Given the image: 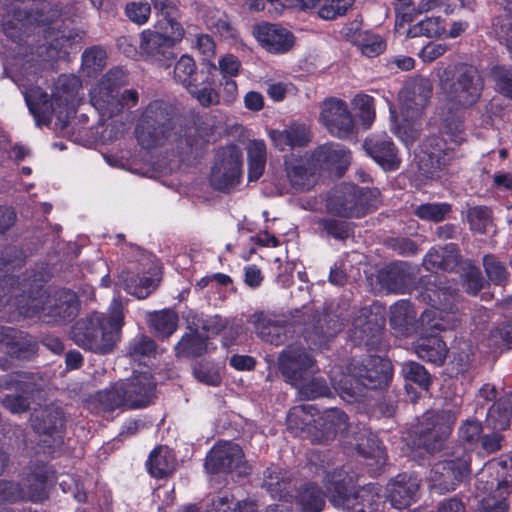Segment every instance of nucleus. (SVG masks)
Returning <instances> with one entry per match:
<instances>
[{
    "label": "nucleus",
    "mask_w": 512,
    "mask_h": 512,
    "mask_svg": "<svg viewBox=\"0 0 512 512\" xmlns=\"http://www.w3.org/2000/svg\"><path fill=\"white\" fill-rule=\"evenodd\" d=\"M456 421V414L451 410L428 411L423 416L417 429L415 444L429 453L439 451Z\"/></svg>",
    "instance_id": "13"
},
{
    "label": "nucleus",
    "mask_w": 512,
    "mask_h": 512,
    "mask_svg": "<svg viewBox=\"0 0 512 512\" xmlns=\"http://www.w3.org/2000/svg\"><path fill=\"white\" fill-rule=\"evenodd\" d=\"M353 0H322L318 16L324 20H333L343 16L352 6Z\"/></svg>",
    "instance_id": "59"
},
{
    "label": "nucleus",
    "mask_w": 512,
    "mask_h": 512,
    "mask_svg": "<svg viewBox=\"0 0 512 512\" xmlns=\"http://www.w3.org/2000/svg\"><path fill=\"white\" fill-rule=\"evenodd\" d=\"M492 33L512 53V17L499 15L492 21Z\"/></svg>",
    "instance_id": "56"
},
{
    "label": "nucleus",
    "mask_w": 512,
    "mask_h": 512,
    "mask_svg": "<svg viewBox=\"0 0 512 512\" xmlns=\"http://www.w3.org/2000/svg\"><path fill=\"white\" fill-rule=\"evenodd\" d=\"M146 466L151 476L163 478L174 471L176 459L168 447L159 446L150 453Z\"/></svg>",
    "instance_id": "39"
},
{
    "label": "nucleus",
    "mask_w": 512,
    "mask_h": 512,
    "mask_svg": "<svg viewBox=\"0 0 512 512\" xmlns=\"http://www.w3.org/2000/svg\"><path fill=\"white\" fill-rule=\"evenodd\" d=\"M123 325V304L118 299H113L107 316L93 312L78 320L72 328L71 337L77 346L85 350L107 354L119 341Z\"/></svg>",
    "instance_id": "2"
},
{
    "label": "nucleus",
    "mask_w": 512,
    "mask_h": 512,
    "mask_svg": "<svg viewBox=\"0 0 512 512\" xmlns=\"http://www.w3.org/2000/svg\"><path fill=\"white\" fill-rule=\"evenodd\" d=\"M432 95L431 82L423 77L407 81L399 93L401 114L418 119Z\"/></svg>",
    "instance_id": "18"
},
{
    "label": "nucleus",
    "mask_w": 512,
    "mask_h": 512,
    "mask_svg": "<svg viewBox=\"0 0 512 512\" xmlns=\"http://www.w3.org/2000/svg\"><path fill=\"white\" fill-rule=\"evenodd\" d=\"M123 382L128 408L146 407L153 401L156 382L149 370L135 371L129 379Z\"/></svg>",
    "instance_id": "20"
},
{
    "label": "nucleus",
    "mask_w": 512,
    "mask_h": 512,
    "mask_svg": "<svg viewBox=\"0 0 512 512\" xmlns=\"http://www.w3.org/2000/svg\"><path fill=\"white\" fill-rule=\"evenodd\" d=\"M348 371L340 378L332 373L330 379L335 389L350 396L360 393L361 387L376 389L387 385L392 376L391 363L378 356H369L362 362L353 361Z\"/></svg>",
    "instance_id": "9"
},
{
    "label": "nucleus",
    "mask_w": 512,
    "mask_h": 512,
    "mask_svg": "<svg viewBox=\"0 0 512 512\" xmlns=\"http://www.w3.org/2000/svg\"><path fill=\"white\" fill-rule=\"evenodd\" d=\"M204 22L207 28L220 35L231 36L232 27L230 25L228 16L225 12L218 8H208L204 13Z\"/></svg>",
    "instance_id": "50"
},
{
    "label": "nucleus",
    "mask_w": 512,
    "mask_h": 512,
    "mask_svg": "<svg viewBox=\"0 0 512 512\" xmlns=\"http://www.w3.org/2000/svg\"><path fill=\"white\" fill-rule=\"evenodd\" d=\"M172 107L163 100H152L138 115L134 135L143 149H154L165 145L171 138Z\"/></svg>",
    "instance_id": "8"
},
{
    "label": "nucleus",
    "mask_w": 512,
    "mask_h": 512,
    "mask_svg": "<svg viewBox=\"0 0 512 512\" xmlns=\"http://www.w3.org/2000/svg\"><path fill=\"white\" fill-rule=\"evenodd\" d=\"M292 474L278 466L266 469L263 477V487L273 498L286 500L293 486Z\"/></svg>",
    "instance_id": "33"
},
{
    "label": "nucleus",
    "mask_w": 512,
    "mask_h": 512,
    "mask_svg": "<svg viewBox=\"0 0 512 512\" xmlns=\"http://www.w3.org/2000/svg\"><path fill=\"white\" fill-rule=\"evenodd\" d=\"M79 89L80 82L76 77L61 75L50 99L40 88H34L25 93V100L38 122L48 124L55 116L64 127L75 112Z\"/></svg>",
    "instance_id": "3"
},
{
    "label": "nucleus",
    "mask_w": 512,
    "mask_h": 512,
    "mask_svg": "<svg viewBox=\"0 0 512 512\" xmlns=\"http://www.w3.org/2000/svg\"><path fill=\"white\" fill-rule=\"evenodd\" d=\"M205 468L209 473H247V466L241 447L235 443L223 442L213 446L206 456Z\"/></svg>",
    "instance_id": "14"
},
{
    "label": "nucleus",
    "mask_w": 512,
    "mask_h": 512,
    "mask_svg": "<svg viewBox=\"0 0 512 512\" xmlns=\"http://www.w3.org/2000/svg\"><path fill=\"white\" fill-rule=\"evenodd\" d=\"M452 212L449 203H425L417 206L414 214L424 221L441 222L448 218Z\"/></svg>",
    "instance_id": "48"
},
{
    "label": "nucleus",
    "mask_w": 512,
    "mask_h": 512,
    "mask_svg": "<svg viewBox=\"0 0 512 512\" xmlns=\"http://www.w3.org/2000/svg\"><path fill=\"white\" fill-rule=\"evenodd\" d=\"M445 31L440 17H429L413 25L407 32L408 37H437Z\"/></svg>",
    "instance_id": "52"
},
{
    "label": "nucleus",
    "mask_w": 512,
    "mask_h": 512,
    "mask_svg": "<svg viewBox=\"0 0 512 512\" xmlns=\"http://www.w3.org/2000/svg\"><path fill=\"white\" fill-rule=\"evenodd\" d=\"M278 364L282 375L293 386L318 371L314 358L299 346H289L283 350Z\"/></svg>",
    "instance_id": "15"
},
{
    "label": "nucleus",
    "mask_w": 512,
    "mask_h": 512,
    "mask_svg": "<svg viewBox=\"0 0 512 512\" xmlns=\"http://www.w3.org/2000/svg\"><path fill=\"white\" fill-rule=\"evenodd\" d=\"M172 48L164 33L151 29H145L140 33L139 51L145 60L168 67L174 57Z\"/></svg>",
    "instance_id": "21"
},
{
    "label": "nucleus",
    "mask_w": 512,
    "mask_h": 512,
    "mask_svg": "<svg viewBox=\"0 0 512 512\" xmlns=\"http://www.w3.org/2000/svg\"><path fill=\"white\" fill-rule=\"evenodd\" d=\"M33 377L30 374L17 372L0 378V387L15 390L18 394H7L2 400V406L12 414H22L29 409L30 403L25 395L34 390Z\"/></svg>",
    "instance_id": "17"
},
{
    "label": "nucleus",
    "mask_w": 512,
    "mask_h": 512,
    "mask_svg": "<svg viewBox=\"0 0 512 512\" xmlns=\"http://www.w3.org/2000/svg\"><path fill=\"white\" fill-rule=\"evenodd\" d=\"M511 416L512 392H505L489 406L486 424L493 430L503 431L509 427Z\"/></svg>",
    "instance_id": "34"
},
{
    "label": "nucleus",
    "mask_w": 512,
    "mask_h": 512,
    "mask_svg": "<svg viewBox=\"0 0 512 512\" xmlns=\"http://www.w3.org/2000/svg\"><path fill=\"white\" fill-rule=\"evenodd\" d=\"M445 104L439 108L442 136L429 137L424 145L425 156L420 168L430 177H439L456 159L455 148L464 141L460 111L473 107L484 89L480 71L469 64L439 63L435 69Z\"/></svg>",
    "instance_id": "1"
},
{
    "label": "nucleus",
    "mask_w": 512,
    "mask_h": 512,
    "mask_svg": "<svg viewBox=\"0 0 512 512\" xmlns=\"http://www.w3.org/2000/svg\"><path fill=\"white\" fill-rule=\"evenodd\" d=\"M377 278L387 292L403 294L412 291L415 274L407 263H397L380 270Z\"/></svg>",
    "instance_id": "25"
},
{
    "label": "nucleus",
    "mask_w": 512,
    "mask_h": 512,
    "mask_svg": "<svg viewBox=\"0 0 512 512\" xmlns=\"http://www.w3.org/2000/svg\"><path fill=\"white\" fill-rule=\"evenodd\" d=\"M95 399L104 411L128 408L123 381L117 382L110 387L99 391L96 394Z\"/></svg>",
    "instance_id": "43"
},
{
    "label": "nucleus",
    "mask_w": 512,
    "mask_h": 512,
    "mask_svg": "<svg viewBox=\"0 0 512 512\" xmlns=\"http://www.w3.org/2000/svg\"><path fill=\"white\" fill-rule=\"evenodd\" d=\"M190 327L195 330H203L208 335H217L224 330L228 324L226 319L221 318L219 315L203 317L202 315L194 314L188 319Z\"/></svg>",
    "instance_id": "49"
},
{
    "label": "nucleus",
    "mask_w": 512,
    "mask_h": 512,
    "mask_svg": "<svg viewBox=\"0 0 512 512\" xmlns=\"http://www.w3.org/2000/svg\"><path fill=\"white\" fill-rule=\"evenodd\" d=\"M402 373L404 377L419 385L422 389L427 390L430 385V377L426 369L416 362H405L402 365Z\"/></svg>",
    "instance_id": "63"
},
{
    "label": "nucleus",
    "mask_w": 512,
    "mask_h": 512,
    "mask_svg": "<svg viewBox=\"0 0 512 512\" xmlns=\"http://www.w3.org/2000/svg\"><path fill=\"white\" fill-rule=\"evenodd\" d=\"M417 356L427 362L441 365L447 355L445 342L436 335L421 337L415 344Z\"/></svg>",
    "instance_id": "37"
},
{
    "label": "nucleus",
    "mask_w": 512,
    "mask_h": 512,
    "mask_svg": "<svg viewBox=\"0 0 512 512\" xmlns=\"http://www.w3.org/2000/svg\"><path fill=\"white\" fill-rule=\"evenodd\" d=\"M491 77L495 82L496 89L512 99V67L494 66L491 70Z\"/></svg>",
    "instance_id": "62"
},
{
    "label": "nucleus",
    "mask_w": 512,
    "mask_h": 512,
    "mask_svg": "<svg viewBox=\"0 0 512 512\" xmlns=\"http://www.w3.org/2000/svg\"><path fill=\"white\" fill-rule=\"evenodd\" d=\"M470 462L469 454L464 449H459L434 464L430 473L432 489L439 494L455 490L469 477Z\"/></svg>",
    "instance_id": "11"
},
{
    "label": "nucleus",
    "mask_w": 512,
    "mask_h": 512,
    "mask_svg": "<svg viewBox=\"0 0 512 512\" xmlns=\"http://www.w3.org/2000/svg\"><path fill=\"white\" fill-rule=\"evenodd\" d=\"M248 178L249 181L258 180L265 169L267 148L263 140H251L247 143Z\"/></svg>",
    "instance_id": "41"
},
{
    "label": "nucleus",
    "mask_w": 512,
    "mask_h": 512,
    "mask_svg": "<svg viewBox=\"0 0 512 512\" xmlns=\"http://www.w3.org/2000/svg\"><path fill=\"white\" fill-rule=\"evenodd\" d=\"M318 411L313 405L303 404L290 409L287 415V426L297 436L309 438L312 442L319 440Z\"/></svg>",
    "instance_id": "23"
},
{
    "label": "nucleus",
    "mask_w": 512,
    "mask_h": 512,
    "mask_svg": "<svg viewBox=\"0 0 512 512\" xmlns=\"http://www.w3.org/2000/svg\"><path fill=\"white\" fill-rule=\"evenodd\" d=\"M357 478L358 474L352 470L350 464L328 472L324 484L329 501L343 512H374L379 500V488L374 484H368L352 493L350 488Z\"/></svg>",
    "instance_id": "4"
},
{
    "label": "nucleus",
    "mask_w": 512,
    "mask_h": 512,
    "mask_svg": "<svg viewBox=\"0 0 512 512\" xmlns=\"http://www.w3.org/2000/svg\"><path fill=\"white\" fill-rule=\"evenodd\" d=\"M478 512H506L505 498L512 491V454L485 463L477 474Z\"/></svg>",
    "instance_id": "7"
},
{
    "label": "nucleus",
    "mask_w": 512,
    "mask_h": 512,
    "mask_svg": "<svg viewBox=\"0 0 512 512\" xmlns=\"http://www.w3.org/2000/svg\"><path fill=\"white\" fill-rule=\"evenodd\" d=\"M190 328L191 332L185 334L175 346L178 357H197L215 349L214 346H210L206 338L201 336L194 327Z\"/></svg>",
    "instance_id": "40"
},
{
    "label": "nucleus",
    "mask_w": 512,
    "mask_h": 512,
    "mask_svg": "<svg viewBox=\"0 0 512 512\" xmlns=\"http://www.w3.org/2000/svg\"><path fill=\"white\" fill-rule=\"evenodd\" d=\"M78 307L76 294L64 289L47 296L44 302L32 299L29 307L23 308L21 313L27 317L39 315L47 323L60 324L73 319Z\"/></svg>",
    "instance_id": "12"
},
{
    "label": "nucleus",
    "mask_w": 512,
    "mask_h": 512,
    "mask_svg": "<svg viewBox=\"0 0 512 512\" xmlns=\"http://www.w3.org/2000/svg\"><path fill=\"white\" fill-rule=\"evenodd\" d=\"M363 147L366 153L385 170H396L401 159L391 138L387 135H376L367 138Z\"/></svg>",
    "instance_id": "24"
},
{
    "label": "nucleus",
    "mask_w": 512,
    "mask_h": 512,
    "mask_svg": "<svg viewBox=\"0 0 512 512\" xmlns=\"http://www.w3.org/2000/svg\"><path fill=\"white\" fill-rule=\"evenodd\" d=\"M195 378L206 385L218 386L221 382L219 368L208 362L196 363L193 367Z\"/></svg>",
    "instance_id": "61"
},
{
    "label": "nucleus",
    "mask_w": 512,
    "mask_h": 512,
    "mask_svg": "<svg viewBox=\"0 0 512 512\" xmlns=\"http://www.w3.org/2000/svg\"><path fill=\"white\" fill-rule=\"evenodd\" d=\"M318 434L320 441L333 438L336 433L347 428V415L336 408L328 409L317 415Z\"/></svg>",
    "instance_id": "36"
},
{
    "label": "nucleus",
    "mask_w": 512,
    "mask_h": 512,
    "mask_svg": "<svg viewBox=\"0 0 512 512\" xmlns=\"http://www.w3.org/2000/svg\"><path fill=\"white\" fill-rule=\"evenodd\" d=\"M242 153L230 146L218 153V160L212 169L211 184L220 191L229 190L239 180L241 175Z\"/></svg>",
    "instance_id": "16"
},
{
    "label": "nucleus",
    "mask_w": 512,
    "mask_h": 512,
    "mask_svg": "<svg viewBox=\"0 0 512 512\" xmlns=\"http://www.w3.org/2000/svg\"><path fill=\"white\" fill-rule=\"evenodd\" d=\"M320 121L334 136L347 137L353 130L354 121L346 102L330 98L321 105Z\"/></svg>",
    "instance_id": "19"
},
{
    "label": "nucleus",
    "mask_w": 512,
    "mask_h": 512,
    "mask_svg": "<svg viewBox=\"0 0 512 512\" xmlns=\"http://www.w3.org/2000/svg\"><path fill=\"white\" fill-rule=\"evenodd\" d=\"M255 35L260 44L271 53H284L294 43L292 33L277 24H261L255 29Z\"/></svg>",
    "instance_id": "28"
},
{
    "label": "nucleus",
    "mask_w": 512,
    "mask_h": 512,
    "mask_svg": "<svg viewBox=\"0 0 512 512\" xmlns=\"http://www.w3.org/2000/svg\"><path fill=\"white\" fill-rule=\"evenodd\" d=\"M175 137V149L187 161L196 158L208 142L205 130L196 125L175 133Z\"/></svg>",
    "instance_id": "30"
},
{
    "label": "nucleus",
    "mask_w": 512,
    "mask_h": 512,
    "mask_svg": "<svg viewBox=\"0 0 512 512\" xmlns=\"http://www.w3.org/2000/svg\"><path fill=\"white\" fill-rule=\"evenodd\" d=\"M416 290L418 296L431 306L420 316L422 326L431 331H445L456 326L459 321L455 307L456 293L448 282L437 275H430L423 280V287Z\"/></svg>",
    "instance_id": "6"
},
{
    "label": "nucleus",
    "mask_w": 512,
    "mask_h": 512,
    "mask_svg": "<svg viewBox=\"0 0 512 512\" xmlns=\"http://www.w3.org/2000/svg\"><path fill=\"white\" fill-rule=\"evenodd\" d=\"M30 421L36 433L51 436L59 434L64 423L61 409L53 406L35 409Z\"/></svg>",
    "instance_id": "32"
},
{
    "label": "nucleus",
    "mask_w": 512,
    "mask_h": 512,
    "mask_svg": "<svg viewBox=\"0 0 512 512\" xmlns=\"http://www.w3.org/2000/svg\"><path fill=\"white\" fill-rule=\"evenodd\" d=\"M419 492V480L407 474L398 475L387 485V498L396 509H403L416 501Z\"/></svg>",
    "instance_id": "27"
},
{
    "label": "nucleus",
    "mask_w": 512,
    "mask_h": 512,
    "mask_svg": "<svg viewBox=\"0 0 512 512\" xmlns=\"http://www.w3.org/2000/svg\"><path fill=\"white\" fill-rule=\"evenodd\" d=\"M362 125L369 128L375 119L374 99L366 94H357L352 101Z\"/></svg>",
    "instance_id": "54"
},
{
    "label": "nucleus",
    "mask_w": 512,
    "mask_h": 512,
    "mask_svg": "<svg viewBox=\"0 0 512 512\" xmlns=\"http://www.w3.org/2000/svg\"><path fill=\"white\" fill-rule=\"evenodd\" d=\"M468 221L472 230L486 233L492 226L491 211L485 206H476L468 210Z\"/></svg>",
    "instance_id": "60"
},
{
    "label": "nucleus",
    "mask_w": 512,
    "mask_h": 512,
    "mask_svg": "<svg viewBox=\"0 0 512 512\" xmlns=\"http://www.w3.org/2000/svg\"><path fill=\"white\" fill-rule=\"evenodd\" d=\"M257 335L265 342L281 345L287 339L288 328L285 321L275 315L258 313L253 315Z\"/></svg>",
    "instance_id": "29"
},
{
    "label": "nucleus",
    "mask_w": 512,
    "mask_h": 512,
    "mask_svg": "<svg viewBox=\"0 0 512 512\" xmlns=\"http://www.w3.org/2000/svg\"><path fill=\"white\" fill-rule=\"evenodd\" d=\"M295 503L301 512H321L325 497L316 485L306 484L298 490Z\"/></svg>",
    "instance_id": "42"
},
{
    "label": "nucleus",
    "mask_w": 512,
    "mask_h": 512,
    "mask_svg": "<svg viewBox=\"0 0 512 512\" xmlns=\"http://www.w3.org/2000/svg\"><path fill=\"white\" fill-rule=\"evenodd\" d=\"M106 52L102 48L92 47L82 54V70L88 76H94L106 65Z\"/></svg>",
    "instance_id": "51"
},
{
    "label": "nucleus",
    "mask_w": 512,
    "mask_h": 512,
    "mask_svg": "<svg viewBox=\"0 0 512 512\" xmlns=\"http://www.w3.org/2000/svg\"><path fill=\"white\" fill-rule=\"evenodd\" d=\"M199 76L196 63L191 56L184 54L176 61L173 69V79L185 89L198 80Z\"/></svg>",
    "instance_id": "44"
},
{
    "label": "nucleus",
    "mask_w": 512,
    "mask_h": 512,
    "mask_svg": "<svg viewBox=\"0 0 512 512\" xmlns=\"http://www.w3.org/2000/svg\"><path fill=\"white\" fill-rule=\"evenodd\" d=\"M403 116L401 123H396L392 127V132L397 136L406 146L413 144L420 135V125L415 122L416 119Z\"/></svg>",
    "instance_id": "55"
},
{
    "label": "nucleus",
    "mask_w": 512,
    "mask_h": 512,
    "mask_svg": "<svg viewBox=\"0 0 512 512\" xmlns=\"http://www.w3.org/2000/svg\"><path fill=\"white\" fill-rule=\"evenodd\" d=\"M483 265L487 277L497 285L503 284L508 278L506 267L494 255H486L483 258Z\"/></svg>",
    "instance_id": "64"
},
{
    "label": "nucleus",
    "mask_w": 512,
    "mask_h": 512,
    "mask_svg": "<svg viewBox=\"0 0 512 512\" xmlns=\"http://www.w3.org/2000/svg\"><path fill=\"white\" fill-rule=\"evenodd\" d=\"M294 387L297 388L299 396L304 399L328 397L331 394L326 381L317 377L309 379L307 376L305 380L299 381Z\"/></svg>",
    "instance_id": "47"
},
{
    "label": "nucleus",
    "mask_w": 512,
    "mask_h": 512,
    "mask_svg": "<svg viewBox=\"0 0 512 512\" xmlns=\"http://www.w3.org/2000/svg\"><path fill=\"white\" fill-rule=\"evenodd\" d=\"M488 344L496 349L512 348V318L490 332Z\"/></svg>",
    "instance_id": "57"
},
{
    "label": "nucleus",
    "mask_w": 512,
    "mask_h": 512,
    "mask_svg": "<svg viewBox=\"0 0 512 512\" xmlns=\"http://www.w3.org/2000/svg\"><path fill=\"white\" fill-rule=\"evenodd\" d=\"M186 90L203 107L217 105L220 102L219 94L208 77L201 81L196 80Z\"/></svg>",
    "instance_id": "45"
},
{
    "label": "nucleus",
    "mask_w": 512,
    "mask_h": 512,
    "mask_svg": "<svg viewBox=\"0 0 512 512\" xmlns=\"http://www.w3.org/2000/svg\"><path fill=\"white\" fill-rule=\"evenodd\" d=\"M25 486L22 489L16 483L0 480V500L42 502L47 499L46 480L43 476L32 475Z\"/></svg>",
    "instance_id": "22"
},
{
    "label": "nucleus",
    "mask_w": 512,
    "mask_h": 512,
    "mask_svg": "<svg viewBox=\"0 0 512 512\" xmlns=\"http://www.w3.org/2000/svg\"><path fill=\"white\" fill-rule=\"evenodd\" d=\"M378 192L359 188L354 184H341L328 196L327 209L341 217L363 216L377 202Z\"/></svg>",
    "instance_id": "10"
},
{
    "label": "nucleus",
    "mask_w": 512,
    "mask_h": 512,
    "mask_svg": "<svg viewBox=\"0 0 512 512\" xmlns=\"http://www.w3.org/2000/svg\"><path fill=\"white\" fill-rule=\"evenodd\" d=\"M129 83L128 73L115 67L105 73L89 91L90 103L102 118L111 119L124 110L138 105L139 93L135 89L121 88Z\"/></svg>",
    "instance_id": "5"
},
{
    "label": "nucleus",
    "mask_w": 512,
    "mask_h": 512,
    "mask_svg": "<svg viewBox=\"0 0 512 512\" xmlns=\"http://www.w3.org/2000/svg\"><path fill=\"white\" fill-rule=\"evenodd\" d=\"M356 46L363 55L375 57L385 50L386 43L381 36L365 31L361 38L356 39Z\"/></svg>",
    "instance_id": "58"
},
{
    "label": "nucleus",
    "mask_w": 512,
    "mask_h": 512,
    "mask_svg": "<svg viewBox=\"0 0 512 512\" xmlns=\"http://www.w3.org/2000/svg\"><path fill=\"white\" fill-rule=\"evenodd\" d=\"M390 314V323L394 327H405L416 318V312L407 300H400L391 306Z\"/></svg>",
    "instance_id": "53"
},
{
    "label": "nucleus",
    "mask_w": 512,
    "mask_h": 512,
    "mask_svg": "<svg viewBox=\"0 0 512 512\" xmlns=\"http://www.w3.org/2000/svg\"><path fill=\"white\" fill-rule=\"evenodd\" d=\"M286 170L291 185L299 190L310 189L315 182V171L313 162L302 159L291 161L286 164Z\"/></svg>",
    "instance_id": "38"
},
{
    "label": "nucleus",
    "mask_w": 512,
    "mask_h": 512,
    "mask_svg": "<svg viewBox=\"0 0 512 512\" xmlns=\"http://www.w3.org/2000/svg\"><path fill=\"white\" fill-rule=\"evenodd\" d=\"M149 323L158 336L169 337L177 329L178 316L172 310L154 312L149 317Z\"/></svg>",
    "instance_id": "46"
},
{
    "label": "nucleus",
    "mask_w": 512,
    "mask_h": 512,
    "mask_svg": "<svg viewBox=\"0 0 512 512\" xmlns=\"http://www.w3.org/2000/svg\"><path fill=\"white\" fill-rule=\"evenodd\" d=\"M355 441L356 451L367 460L366 465L370 470L376 471L385 465V451L374 434L363 430L357 434Z\"/></svg>",
    "instance_id": "31"
},
{
    "label": "nucleus",
    "mask_w": 512,
    "mask_h": 512,
    "mask_svg": "<svg viewBox=\"0 0 512 512\" xmlns=\"http://www.w3.org/2000/svg\"><path fill=\"white\" fill-rule=\"evenodd\" d=\"M150 271H153L150 277H139V275H133L129 271H123L120 278L124 289L139 299L147 298L156 289L159 281L157 266L150 268Z\"/></svg>",
    "instance_id": "35"
},
{
    "label": "nucleus",
    "mask_w": 512,
    "mask_h": 512,
    "mask_svg": "<svg viewBox=\"0 0 512 512\" xmlns=\"http://www.w3.org/2000/svg\"><path fill=\"white\" fill-rule=\"evenodd\" d=\"M350 153L337 143L324 144L318 147L311 159L317 170H335L341 175L350 163Z\"/></svg>",
    "instance_id": "26"
}]
</instances>
